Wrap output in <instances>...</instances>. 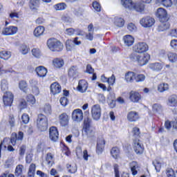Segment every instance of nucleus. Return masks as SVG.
I'll list each match as a JSON object with an SVG mask.
<instances>
[{
  "label": "nucleus",
  "mask_w": 177,
  "mask_h": 177,
  "mask_svg": "<svg viewBox=\"0 0 177 177\" xmlns=\"http://www.w3.org/2000/svg\"><path fill=\"white\" fill-rule=\"evenodd\" d=\"M130 59L132 62L137 63L138 66H146L150 60V55L147 53L142 54L132 53L130 55Z\"/></svg>",
  "instance_id": "f257e3e1"
},
{
  "label": "nucleus",
  "mask_w": 177,
  "mask_h": 177,
  "mask_svg": "<svg viewBox=\"0 0 177 177\" xmlns=\"http://www.w3.org/2000/svg\"><path fill=\"white\" fill-rule=\"evenodd\" d=\"M47 46L52 52H60L63 50V43L57 39H49L47 41Z\"/></svg>",
  "instance_id": "f03ea898"
},
{
  "label": "nucleus",
  "mask_w": 177,
  "mask_h": 177,
  "mask_svg": "<svg viewBox=\"0 0 177 177\" xmlns=\"http://www.w3.org/2000/svg\"><path fill=\"white\" fill-rule=\"evenodd\" d=\"M82 133L87 138H93L95 136V129L91 127V119L89 118L84 119Z\"/></svg>",
  "instance_id": "7ed1b4c3"
},
{
  "label": "nucleus",
  "mask_w": 177,
  "mask_h": 177,
  "mask_svg": "<svg viewBox=\"0 0 177 177\" xmlns=\"http://www.w3.org/2000/svg\"><path fill=\"white\" fill-rule=\"evenodd\" d=\"M37 125L39 131L44 132L48 129V118L44 114H39Z\"/></svg>",
  "instance_id": "20e7f679"
},
{
  "label": "nucleus",
  "mask_w": 177,
  "mask_h": 177,
  "mask_svg": "<svg viewBox=\"0 0 177 177\" xmlns=\"http://www.w3.org/2000/svg\"><path fill=\"white\" fill-rule=\"evenodd\" d=\"M155 23L156 20L151 17H144L140 19V24L144 28H150Z\"/></svg>",
  "instance_id": "39448f33"
},
{
  "label": "nucleus",
  "mask_w": 177,
  "mask_h": 177,
  "mask_svg": "<svg viewBox=\"0 0 177 177\" xmlns=\"http://www.w3.org/2000/svg\"><path fill=\"white\" fill-rule=\"evenodd\" d=\"M133 50L136 52L134 53H146L149 50V45L145 42H138L134 45Z\"/></svg>",
  "instance_id": "423d86ee"
},
{
  "label": "nucleus",
  "mask_w": 177,
  "mask_h": 177,
  "mask_svg": "<svg viewBox=\"0 0 177 177\" xmlns=\"http://www.w3.org/2000/svg\"><path fill=\"white\" fill-rule=\"evenodd\" d=\"M156 15L161 23L168 21V12H167V10L162 8H159L157 9Z\"/></svg>",
  "instance_id": "0eeeda50"
},
{
  "label": "nucleus",
  "mask_w": 177,
  "mask_h": 177,
  "mask_svg": "<svg viewBox=\"0 0 177 177\" xmlns=\"http://www.w3.org/2000/svg\"><path fill=\"white\" fill-rule=\"evenodd\" d=\"M91 115L95 121L100 120V116L102 115V108L100 105L95 104L91 107Z\"/></svg>",
  "instance_id": "6e6552de"
},
{
  "label": "nucleus",
  "mask_w": 177,
  "mask_h": 177,
  "mask_svg": "<svg viewBox=\"0 0 177 177\" xmlns=\"http://www.w3.org/2000/svg\"><path fill=\"white\" fill-rule=\"evenodd\" d=\"M72 120L75 122H81L84 120V112L80 109H75L72 113Z\"/></svg>",
  "instance_id": "1a4fd4ad"
},
{
  "label": "nucleus",
  "mask_w": 177,
  "mask_h": 177,
  "mask_svg": "<svg viewBox=\"0 0 177 177\" xmlns=\"http://www.w3.org/2000/svg\"><path fill=\"white\" fill-rule=\"evenodd\" d=\"M133 150L136 154H142L145 151V147L139 140H134L133 141Z\"/></svg>",
  "instance_id": "9d476101"
},
{
  "label": "nucleus",
  "mask_w": 177,
  "mask_h": 177,
  "mask_svg": "<svg viewBox=\"0 0 177 177\" xmlns=\"http://www.w3.org/2000/svg\"><path fill=\"white\" fill-rule=\"evenodd\" d=\"M13 93L10 91L6 92L3 96V102L5 106H12L13 103Z\"/></svg>",
  "instance_id": "9b49d317"
},
{
  "label": "nucleus",
  "mask_w": 177,
  "mask_h": 177,
  "mask_svg": "<svg viewBox=\"0 0 177 177\" xmlns=\"http://www.w3.org/2000/svg\"><path fill=\"white\" fill-rule=\"evenodd\" d=\"M36 75L39 78H45L48 74V69L44 66H39L36 67L35 70Z\"/></svg>",
  "instance_id": "f8f14e48"
},
{
  "label": "nucleus",
  "mask_w": 177,
  "mask_h": 177,
  "mask_svg": "<svg viewBox=\"0 0 177 177\" xmlns=\"http://www.w3.org/2000/svg\"><path fill=\"white\" fill-rule=\"evenodd\" d=\"M18 31L17 27L16 26H10L3 28L1 34L3 35H15Z\"/></svg>",
  "instance_id": "ddd939ff"
},
{
  "label": "nucleus",
  "mask_w": 177,
  "mask_h": 177,
  "mask_svg": "<svg viewBox=\"0 0 177 177\" xmlns=\"http://www.w3.org/2000/svg\"><path fill=\"white\" fill-rule=\"evenodd\" d=\"M49 138L53 142H56L59 139V131L55 127H51L49 129Z\"/></svg>",
  "instance_id": "4468645a"
},
{
  "label": "nucleus",
  "mask_w": 177,
  "mask_h": 177,
  "mask_svg": "<svg viewBox=\"0 0 177 177\" xmlns=\"http://www.w3.org/2000/svg\"><path fill=\"white\" fill-rule=\"evenodd\" d=\"M88 90V82L84 80H80L77 86V91L80 93H85Z\"/></svg>",
  "instance_id": "2eb2a0df"
},
{
  "label": "nucleus",
  "mask_w": 177,
  "mask_h": 177,
  "mask_svg": "<svg viewBox=\"0 0 177 177\" xmlns=\"http://www.w3.org/2000/svg\"><path fill=\"white\" fill-rule=\"evenodd\" d=\"M120 3L127 10H133L135 9V3L132 0H120Z\"/></svg>",
  "instance_id": "dca6fc26"
},
{
  "label": "nucleus",
  "mask_w": 177,
  "mask_h": 177,
  "mask_svg": "<svg viewBox=\"0 0 177 177\" xmlns=\"http://www.w3.org/2000/svg\"><path fill=\"white\" fill-rule=\"evenodd\" d=\"M135 72L128 71L124 74V80L127 84H133L135 82Z\"/></svg>",
  "instance_id": "f3484780"
},
{
  "label": "nucleus",
  "mask_w": 177,
  "mask_h": 177,
  "mask_svg": "<svg viewBox=\"0 0 177 177\" xmlns=\"http://www.w3.org/2000/svg\"><path fill=\"white\" fill-rule=\"evenodd\" d=\"M141 99L142 95H140V93H139V92L131 91L129 93V100L133 103H138Z\"/></svg>",
  "instance_id": "a211bd4d"
},
{
  "label": "nucleus",
  "mask_w": 177,
  "mask_h": 177,
  "mask_svg": "<svg viewBox=\"0 0 177 177\" xmlns=\"http://www.w3.org/2000/svg\"><path fill=\"white\" fill-rule=\"evenodd\" d=\"M50 89V93H52V95H59V93L62 92V86L57 82H53V84H51Z\"/></svg>",
  "instance_id": "6ab92c4d"
},
{
  "label": "nucleus",
  "mask_w": 177,
  "mask_h": 177,
  "mask_svg": "<svg viewBox=\"0 0 177 177\" xmlns=\"http://www.w3.org/2000/svg\"><path fill=\"white\" fill-rule=\"evenodd\" d=\"M39 5H41L40 0H30L29 8L32 12H38Z\"/></svg>",
  "instance_id": "aec40b11"
},
{
  "label": "nucleus",
  "mask_w": 177,
  "mask_h": 177,
  "mask_svg": "<svg viewBox=\"0 0 177 177\" xmlns=\"http://www.w3.org/2000/svg\"><path fill=\"white\" fill-rule=\"evenodd\" d=\"M123 42L125 46H132L133 45V42H135V39L132 35H127L123 37Z\"/></svg>",
  "instance_id": "412c9836"
},
{
  "label": "nucleus",
  "mask_w": 177,
  "mask_h": 177,
  "mask_svg": "<svg viewBox=\"0 0 177 177\" xmlns=\"http://www.w3.org/2000/svg\"><path fill=\"white\" fill-rule=\"evenodd\" d=\"M59 121L62 127H67L68 125V115L66 113H62L59 116Z\"/></svg>",
  "instance_id": "4be33fe9"
},
{
  "label": "nucleus",
  "mask_w": 177,
  "mask_h": 177,
  "mask_svg": "<svg viewBox=\"0 0 177 177\" xmlns=\"http://www.w3.org/2000/svg\"><path fill=\"white\" fill-rule=\"evenodd\" d=\"M44 32H45V27L42 26H39L35 28L33 31V35L36 38H38L39 37H41V35H44Z\"/></svg>",
  "instance_id": "5701e85b"
},
{
  "label": "nucleus",
  "mask_w": 177,
  "mask_h": 177,
  "mask_svg": "<svg viewBox=\"0 0 177 177\" xmlns=\"http://www.w3.org/2000/svg\"><path fill=\"white\" fill-rule=\"evenodd\" d=\"M167 104L169 107H176L177 106V95H172L170 97H169Z\"/></svg>",
  "instance_id": "b1692460"
},
{
  "label": "nucleus",
  "mask_w": 177,
  "mask_h": 177,
  "mask_svg": "<svg viewBox=\"0 0 177 177\" xmlns=\"http://www.w3.org/2000/svg\"><path fill=\"white\" fill-rule=\"evenodd\" d=\"M106 145V140L104 138H100L97 142V153L100 154L104 150V146Z\"/></svg>",
  "instance_id": "393cba45"
},
{
  "label": "nucleus",
  "mask_w": 177,
  "mask_h": 177,
  "mask_svg": "<svg viewBox=\"0 0 177 177\" xmlns=\"http://www.w3.org/2000/svg\"><path fill=\"white\" fill-rule=\"evenodd\" d=\"M138 118L139 113H138L136 111H130L127 114V120L130 122H135L136 121H138Z\"/></svg>",
  "instance_id": "a878e982"
},
{
  "label": "nucleus",
  "mask_w": 177,
  "mask_h": 177,
  "mask_svg": "<svg viewBox=\"0 0 177 177\" xmlns=\"http://www.w3.org/2000/svg\"><path fill=\"white\" fill-rule=\"evenodd\" d=\"M53 66L55 68H62L64 66V60L62 58H55L53 59Z\"/></svg>",
  "instance_id": "bb28decb"
},
{
  "label": "nucleus",
  "mask_w": 177,
  "mask_h": 177,
  "mask_svg": "<svg viewBox=\"0 0 177 177\" xmlns=\"http://www.w3.org/2000/svg\"><path fill=\"white\" fill-rule=\"evenodd\" d=\"M162 111H164V109L161 104H153L152 105V113H153V114H162Z\"/></svg>",
  "instance_id": "cd10ccee"
},
{
  "label": "nucleus",
  "mask_w": 177,
  "mask_h": 177,
  "mask_svg": "<svg viewBox=\"0 0 177 177\" xmlns=\"http://www.w3.org/2000/svg\"><path fill=\"white\" fill-rule=\"evenodd\" d=\"M170 26L171 25L168 21L162 22V24L158 26L157 31H158V32L167 31V30L169 29Z\"/></svg>",
  "instance_id": "c85d7f7f"
},
{
  "label": "nucleus",
  "mask_w": 177,
  "mask_h": 177,
  "mask_svg": "<svg viewBox=\"0 0 177 177\" xmlns=\"http://www.w3.org/2000/svg\"><path fill=\"white\" fill-rule=\"evenodd\" d=\"M167 57L170 63H177V53L172 51H169L167 53Z\"/></svg>",
  "instance_id": "c756f323"
},
{
  "label": "nucleus",
  "mask_w": 177,
  "mask_h": 177,
  "mask_svg": "<svg viewBox=\"0 0 177 177\" xmlns=\"http://www.w3.org/2000/svg\"><path fill=\"white\" fill-rule=\"evenodd\" d=\"M130 168L133 176L138 175V171H139V164L135 161H133L130 163Z\"/></svg>",
  "instance_id": "7c9ffc66"
},
{
  "label": "nucleus",
  "mask_w": 177,
  "mask_h": 177,
  "mask_svg": "<svg viewBox=\"0 0 177 177\" xmlns=\"http://www.w3.org/2000/svg\"><path fill=\"white\" fill-rule=\"evenodd\" d=\"M53 9L54 10H56V11L66 10L67 9V4L64 2L58 3L53 6Z\"/></svg>",
  "instance_id": "2f4dec72"
},
{
  "label": "nucleus",
  "mask_w": 177,
  "mask_h": 177,
  "mask_svg": "<svg viewBox=\"0 0 177 177\" xmlns=\"http://www.w3.org/2000/svg\"><path fill=\"white\" fill-rule=\"evenodd\" d=\"M120 149L117 147H114L111 149V156L114 158L115 160H118L120 158Z\"/></svg>",
  "instance_id": "473e14b6"
},
{
  "label": "nucleus",
  "mask_w": 177,
  "mask_h": 177,
  "mask_svg": "<svg viewBox=\"0 0 177 177\" xmlns=\"http://www.w3.org/2000/svg\"><path fill=\"white\" fill-rule=\"evenodd\" d=\"M19 88L21 91H23L25 93H27L28 91V84H27V82L24 80H21L19 82Z\"/></svg>",
  "instance_id": "72a5a7b5"
},
{
  "label": "nucleus",
  "mask_w": 177,
  "mask_h": 177,
  "mask_svg": "<svg viewBox=\"0 0 177 177\" xmlns=\"http://www.w3.org/2000/svg\"><path fill=\"white\" fill-rule=\"evenodd\" d=\"M153 165L155 167V169L156 171V172H160V171L161 170V167L162 165V160H161V159H155L153 161Z\"/></svg>",
  "instance_id": "f704fd0d"
},
{
  "label": "nucleus",
  "mask_w": 177,
  "mask_h": 177,
  "mask_svg": "<svg viewBox=\"0 0 177 177\" xmlns=\"http://www.w3.org/2000/svg\"><path fill=\"white\" fill-rule=\"evenodd\" d=\"M68 75L69 77H73V78H75V77L78 75V67L75 66L71 67L68 71Z\"/></svg>",
  "instance_id": "c9c22d12"
},
{
  "label": "nucleus",
  "mask_w": 177,
  "mask_h": 177,
  "mask_svg": "<svg viewBox=\"0 0 177 177\" xmlns=\"http://www.w3.org/2000/svg\"><path fill=\"white\" fill-rule=\"evenodd\" d=\"M168 89H169V85L167 83H160L158 85V91L160 93L168 91Z\"/></svg>",
  "instance_id": "e433bc0d"
},
{
  "label": "nucleus",
  "mask_w": 177,
  "mask_h": 177,
  "mask_svg": "<svg viewBox=\"0 0 177 177\" xmlns=\"http://www.w3.org/2000/svg\"><path fill=\"white\" fill-rule=\"evenodd\" d=\"M149 68L153 71H161L162 70V64L160 63L150 64Z\"/></svg>",
  "instance_id": "4c0bfd02"
},
{
  "label": "nucleus",
  "mask_w": 177,
  "mask_h": 177,
  "mask_svg": "<svg viewBox=\"0 0 177 177\" xmlns=\"http://www.w3.org/2000/svg\"><path fill=\"white\" fill-rule=\"evenodd\" d=\"M0 57L1 59H3V60H8L12 57V53L10 51L3 50L0 52Z\"/></svg>",
  "instance_id": "58836bf2"
},
{
  "label": "nucleus",
  "mask_w": 177,
  "mask_h": 177,
  "mask_svg": "<svg viewBox=\"0 0 177 177\" xmlns=\"http://www.w3.org/2000/svg\"><path fill=\"white\" fill-rule=\"evenodd\" d=\"M24 169V166H23V165H17L15 170V176H20L21 175H23Z\"/></svg>",
  "instance_id": "ea45409f"
},
{
  "label": "nucleus",
  "mask_w": 177,
  "mask_h": 177,
  "mask_svg": "<svg viewBox=\"0 0 177 177\" xmlns=\"http://www.w3.org/2000/svg\"><path fill=\"white\" fill-rule=\"evenodd\" d=\"M19 52L21 55H27L30 52V47L26 44H22L19 46Z\"/></svg>",
  "instance_id": "a19ab883"
},
{
  "label": "nucleus",
  "mask_w": 177,
  "mask_h": 177,
  "mask_svg": "<svg viewBox=\"0 0 177 177\" xmlns=\"http://www.w3.org/2000/svg\"><path fill=\"white\" fill-rule=\"evenodd\" d=\"M114 24L116 27H124V24H125V21L122 18L115 17Z\"/></svg>",
  "instance_id": "79ce46f5"
},
{
  "label": "nucleus",
  "mask_w": 177,
  "mask_h": 177,
  "mask_svg": "<svg viewBox=\"0 0 177 177\" xmlns=\"http://www.w3.org/2000/svg\"><path fill=\"white\" fill-rule=\"evenodd\" d=\"M145 80H146V75L143 74H136L135 75L134 81L136 82H145Z\"/></svg>",
  "instance_id": "37998d69"
},
{
  "label": "nucleus",
  "mask_w": 177,
  "mask_h": 177,
  "mask_svg": "<svg viewBox=\"0 0 177 177\" xmlns=\"http://www.w3.org/2000/svg\"><path fill=\"white\" fill-rule=\"evenodd\" d=\"M66 168L69 174H75V172H77V167L75 164L67 165Z\"/></svg>",
  "instance_id": "c03bdc74"
},
{
  "label": "nucleus",
  "mask_w": 177,
  "mask_h": 177,
  "mask_svg": "<svg viewBox=\"0 0 177 177\" xmlns=\"http://www.w3.org/2000/svg\"><path fill=\"white\" fill-rule=\"evenodd\" d=\"M31 53L32 56L35 57L36 59H39L41 56H42V53L41 52V50H39V48L32 49Z\"/></svg>",
  "instance_id": "a18cd8bd"
},
{
  "label": "nucleus",
  "mask_w": 177,
  "mask_h": 177,
  "mask_svg": "<svg viewBox=\"0 0 177 177\" xmlns=\"http://www.w3.org/2000/svg\"><path fill=\"white\" fill-rule=\"evenodd\" d=\"M74 46H75V45L74 44L73 40L68 39L66 41V48L68 52L73 50V49H74Z\"/></svg>",
  "instance_id": "49530a36"
},
{
  "label": "nucleus",
  "mask_w": 177,
  "mask_h": 177,
  "mask_svg": "<svg viewBox=\"0 0 177 177\" xmlns=\"http://www.w3.org/2000/svg\"><path fill=\"white\" fill-rule=\"evenodd\" d=\"M133 10H136V12H140L142 13L145 10V5L140 3H134V8Z\"/></svg>",
  "instance_id": "de8ad7c7"
},
{
  "label": "nucleus",
  "mask_w": 177,
  "mask_h": 177,
  "mask_svg": "<svg viewBox=\"0 0 177 177\" xmlns=\"http://www.w3.org/2000/svg\"><path fill=\"white\" fill-rule=\"evenodd\" d=\"M26 100L28 103H29V104H35L37 100L35 99V97L33 95H28L26 97Z\"/></svg>",
  "instance_id": "09e8293b"
},
{
  "label": "nucleus",
  "mask_w": 177,
  "mask_h": 177,
  "mask_svg": "<svg viewBox=\"0 0 177 177\" xmlns=\"http://www.w3.org/2000/svg\"><path fill=\"white\" fill-rule=\"evenodd\" d=\"M35 164H31L30 165V167H29V170H28V176L30 177H34V172H35Z\"/></svg>",
  "instance_id": "8fccbe9b"
},
{
  "label": "nucleus",
  "mask_w": 177,
  "mask_h": 177,
  "mask_svg": "<svg viewBox=\"0 0 177 177\" xmlns=\"http://www.w3.org/2000/svg\"><path fill=\"white\" fill-rule=\"evenodd\" d=\"M93 8L96 12H100L102 10V6H100V3L97 1H93Z\"/></svg>",
  "instance_id": "3c124183"
},
{
  "label": "nucleus",
  "mask_w": 177,
  "mask_h": 177,
  "mask_svg": "<svg viewBox=\"0 0 177 177\" xmlns=\"http://www.w3.org/2000/svg\"><path fill=\"white\" fill-rule=\"evenodd\" d=\"M46 160L48 165H53V156L52 153H48Z\"/></svg>",
  "instance_id": "603ef678"
},
{
  "label": "nucleus",
  "mask_w": 177,
  "mask_h": 177,
  "mask_svg": "<svg viewBox=\"0 0 177 177\" xmlns=\"http://www.w3.org/2000/svg\"><path fill=\"white\" fill-rule=\"evenodd\" d=\"M161 3L166 8L172 6V0H161Z\"/></svg>",
  "instance_id": "864d4df0"
},
{
  "label": "nucleus",
  "mask_w": 177,
  "mask_h": 177,
  "mask_svg": "<svg viewBox=\"0 0 177 177\" xmlns=\"http://www.w3.org/2000/svg\"><path fill=\"white\" fill-rule=\"evenodd\" d=\"M59 102L64 107H66L67 104H68V100L67 99V97H62L59 100Z\"/></svg>",
  "instance_id": "5fc2aeb1"
},
{
  "label": "nucleus",
  "mask_w": 177,
  "mask_h": 177,
  "mask_svg": "<svg viewBox=\"0 0 177 177\" xmlns=\"http://www.w3.org/2000/svg\"><path fill=\"white\" fill-rule=\"evenodd\" d=\"M132 134L134 138H138L139 135H140V130L138 127H133L132 130Z\"/></svg>",
  "instance_id": "6e6d98bb"
},
{
  "label": "nucleus",
  "mask_w": 177,
  "mask_h": 177,
  "mask_svg": "<svg viewBox=\"0 0 177 177\" xmlns=\"http://www.w3.org/2000/svg\"><path fill=\"white\" fill-rule=\"evenodd\" d=\"M166 175L167 177H176L175 176V171H174V169L169 168L166 170Z\"/></svg>",
  "instance_id": "4d7b16f0"
},
{
  "label": "nucleus",
  "mask_w": 177,
  "mask_h": 177,
  "mask_svg": "<svg viewBox=\"0 0 177 177\" xmlns=\"http://www.w3.org/2000/svg\"><path fill=\"white\" fill-rule=\"evenodd\" d=\"M65 34L69 36L74 35V34H75V29L73 28H67L65 30Z\"/></svg>",
  "instance_id": "13d9d810"
},
{
  "label": "nucleus",
  "mask_w": 177,
  "mask_h": 177,
  "mask_svg": "<svg viewBox=\"0 0 177 177\" xmlns=\"http://www.w3.org/2000/svg\"><path fill=\"white\" fill-rule=\"evenodd\" d=\"M44 111L46 114H52V106H50L49 104L45 105Z\"/></svg>",
  "instance_id": "bf43d9fd"
},
{
  "label": "nucleus",
  "mask_w": 177,
  "mask_h": 177,
  "mask_svg": "<svg viewBox=\"0 0 177 177\" xmlns=\"http://www.w3.org/2000/svg\"><path fill=\"white\" fill-rule=\"evenodd\" d=\"M29 84L30 85L31 88H34V86H38V80L36 79H30L28 81Z\"/></svg>",
  "instance_id": "052dcab7"
},
{
  "label": "nucleus",
  "mask_w": 177,
  "mask_h": 177,
  "mask_svg": "<svg viewBox=\"0 0 177 177\" xmlns=\"http://www.w3.org/2000/svg\"><path fill=\"white\" fill-rule=\"evenodd\" d=\"M115 177H120V166L115 164L113 165Z\"/></svg>",
  "instance_id": "680f3d73"
},
{
  "label": "nucleus",
  "mask_w": 177,
  "mask_h": 177,
  "mask_svg": "<svg viewBox=\"0 0 177 177\" xmlns=\"http://www.w3.org/2000/svg\"><path fill=\"white\" fill-rule=\"evenodd\" d=\"M107 83L109 86L114 85L115 83V76L112 75L111 77H109Z\"/></svg>",
  "instance_id": "e2e57ef3"
},
{
  "label": "nucleus",
  "mask_w": 177,
  "mask_h": 177,
  "mask_svg": "<svg viewBox=\"0 0 177 177\" xmlns=\"http://www.w3.org/2000/svg\"><path fill=\"white\" fill-rule=\"evenodd\" d=\"M40 92L41 91H39V87H38V86L32 87V93H33V95H35V96H38Z\"/></svg>",
  "instance_id": "0e129e2a"
},
{
  "label": "nucleus",
  "mask_w": 177,
  "mask_h": 177,
  "mask_svg": "<svg viewBox=\"0 0 177 177\" xmlns=\"http://www.w3.org/2000/svg\"><path fill=\"white\" fill-rule=\"evenodd\" d=\"M169 35L172 38H177V28L171 29L169 32Z\"/></svg>",
  "instance_id": "69168bd1"
},
{
  "label": "nucleus",
  "mask_w": 177,
  "mask_h": 177,
  "mask_svg": "<svg viewBox=\"0 0 177 177\" xmlns=\"http://www.w3.org/2000/svg\"><path fill=\"white\" fill-rule=\"evenodd\" d=\"M170 46L174 50H177V39H172L170 41Z\"/></svg>",
  "instance_id": "338daca9"
},
{
  "label": "nucleus",
  "mask_w": 177,
  "mask_h": 177,
  "mask_svg": "<svg viewBox=\"0 0 177 177\" xmlns=\"http://www.w3.org/2000/svg\"><path fill=\"white\" fill-rule=\"evenodd\" d=\"M27 107V102L25 100H21L19 102V109L23 110V109H26Z\"/></svg>",
  "instance_id": "774afa93"
}]
</instances>
